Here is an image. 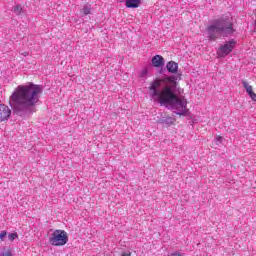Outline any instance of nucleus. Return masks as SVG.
Returning <instances> with one entry per match:
<instances>
[{
  "label": "nucleus",
  "mask_w": 256,
  "mask_h": 256,
  "mask_svg": "<svg viewBox=\"0 0 256 256\" xmlns=\"http://www.w3.org/2000/svg\"><path fill=\"white\" fill-rule=\"evenodd\" d=\"M41 93H43V88L37 84L18 85L10 96L9 104L14 113L30 115L37 111L35 107L39 103Z\"/></svg>",
  "instance_id": "1"
},
{
  "label": "nucleus",
  "mask_w": 256,
  "mask_h": 256,
  "mask_svg": "<svg viewBox=\"0 0 256 256\" xmlns=\"http://www.w3.org/2000/svg\"><path fill=\"white\" fill-rule=\"evenodd\" d=\"M161 88V80H154L150 87L149 91L154 100L158 101L160 105H164L165 107H172L178 112H175L176 115L180 117H188L189 109L187 108V101L184 98H179L175 95V92L171 91V88L164 87Z\"/></svg>",
  "instance_id": "2"
},
{
  "label": "nucleus",
  "mask_w": 256,
  "mask_h": 256,
  "mask_svg": "<svg viewBox=\"0 0 256 256\" xmlns=\"http://www.w3.org/2000/svg\"><path fill=\"white\" fill-rule=\"evenodd\" d=\"M206 31L208 33L209 41H216L217 34L219 33H225V35H232V33H235L233 22H231L229 18H220L212 21V24L207 26Z\"/></svg>",
  "instance_id": "3"
},
{
  "label": "nucleus",
  "mask_w": 256,
  "mask_h": 256,
  "mask_svg": "<svg viewBox=\"0 0 256 256\" xmlns=\"http://www.w3.org/2000/svg\"><path fill=\"white\" fill-rule=\"evenodd\" d=\"M69 241V236L65 232V230H55L52 232L49 243H51L54 247H63V245H67Z\"/></svg>",
  "instance_id": "4"
},
{
  "label": "nucleus",
  "mask_w": 256,
  "mask_h": 256,
  "mask_svg": "<svg viewBox=\"0 0 256 256\" xmlns=\"http://www.w3.org/2000/svg\"><path fill=\"white\" fill-rule=\"evenodd\" d=\"M11 118V108L5 104H0V123H5Z\"/></svg>",
  "instance_id": "5"
},
{
  "label": "nucleus",
  "mask_w": 256,
  "mask_h": 256,
  "mask_svg": "<svg viewBox=\"0 0 256 256\" xmlns=\"http://www.w3.org/2000/svg\"><path fill=\"white\" fill-rule=\"evenodd\" d=\"M235 49V42L230 41L224 44L222 47H220V50L218 52L219 57H227L231 51Z\"/></svg>",
  "instance_id": "6"
},
{
  "label": "nucleus",
  "mask_w": 256,
  "mask_h": 256,
  "mask_svg": "<svg viewBox=\"0 0 256 256\" xmlns=\"http://www.w3.org/2000/svg\"><path fill=\"white\" fill-rule=\"evenodd\" d=\"M156 81H160V86L161 83H170L169 86H164L169 87L170 91L177 89V78L175 76H167L163 79H156Z\"/></svg>",
  "instance_id": "7"
},
{
  "label": "nucleus",
  "mask_w": 256,
  "mask_h": 256,
  "mask_svg": "<svg viewBox=\"0 0 256 256\" xmlns=\"http://www.w3.org/2000/svg\"><path fill=\"white\" fill-rule=\"evenodd\" d=\"M152 65L153 67H163V65H165V58H163V56L161 55H155L152 58Z\"/></svg>",
  "instance_id": "8"
},
{
  "label": "nucleus",
  "mask_w": 256,
  "mask_h": 256,
  "mask_svg": "<svg viewBox=\"0 0 256 256\" xmlns=\"http://www.w3.org/2000/svg\"><path fill=\"white\" fill-rule=\"evenodd\" d=\"M166 69L169 71V73H177L179 64H177L175 61H170L167 63Z\"/></svg>",
  "instance_id": "9"
},
{
  "label": "nucleus",
  "mask_w": 256,
  "mask_h": 256,
  "mask_svg": "<svg viewBox=\"0 0 256 256\" xmlns=\"http://www.w3.org/2000/svg\"><path fill=\"white\" fill-rule=\"evenodd\" d=\"M141 5V0H126V7L128 9H137Z\"/></svg>",
  "instance_id": "10"
},
{
  "label": "nucleus",
  "mask_w": 256,
  "mask_h": 256,
  "mask_svg": "<svg viewBox=\"0 0 256 256\" xmlns=\"http://www.w3.org/2000/svg\"><path fill=\"white\" fill-rule=\"evenodd\" d=\"M242 85L244 87V89H246V93H252L253 92V86L249 85V82H247L246 80L242 81Z\"/></svg>",
  "instance_id": "11"
},
{
  "label": "nucleus",
  "mask_w": 256,
  "mask_h": 256,
  "mask_svg": "<svg viewBox=\"0 0 256 256\" xmlns=\"http://www.w3.org/2000/svg\"><path fill=\"white\" fill-rule=\"evenodd\" d=\"M13 11L16 15H21V13H23V7H21V5H16L14 6Z\"/></svg>",
  "instance_id": "12"
},
{
  "label": "nucleus",
  "mask_w": 256,
  "mask_h": 256,
  "mask_svg": "<svg viewBox=\"0 0 256 256\" xmlns=\"http://www.w3.org/2000/svg\"><path fill=\"white\" fill-rule=\"evenodd\" d=\"M8 239L9 241H15V239H19V234H17V232L10 233L8 235Z\"/></svg>",
  "instance_id": "13"
},
{
  "label": "nucleus",
  "mask_w": 256,
  "mask_h": 256,
  "mask_svg": "<svg viewBox=\"0 0 256 256\" xmlns=\"http://www.w3.org/2000/svg\"><path fill=\"white\" fill-rule=\"evenodd\" d=\"M5 237H7V231H2L0 233V241H5Z\"/></svg>",
  "instance_id": "14"
},
{
  "label": "nucleus",
  "mask_w": 256,
  "mask_h": 256,
  "mask_svg": "<svg viewBox=\"0 0 256 256\" xmlns=\"http://www.w3.org/2000/svg\"><path fill=\"white\" fill-rule=\"evenodd\" d=\"M82 11H83L84 15H89L91 13V8L85 7V8H83Z\"/></svg>",
  "instance_id": "15"
},
{
  "label": "nucleus",
  "mask_w": 256,
  "mask_h": 256,
  "mask_svg": "<svg viewBox=\"0 0 256 256\" xmlns=\"http://www.w3.org/2000/svg\"><path fill=\"white\" fill-rule=\"evenodd\" d=\"M248 95L252 99V101H256V94H255V92L252 91V92L248 93Z\"/></svg>",
  "instance_id": "16"
},
{
  "label": "nucleus",
  "mask_w": 256,
  "mask_h": 256,
  "mask_svg": "<svg viewBox=\"0 0 256 256\" xmlns=\"http://www.w3.org/2000/svg\"><path fill=\"white\" fill-rule=\"evenodd\" d=\"M121 256H131V252H123Z\"/></svg>",
  "instance_id": "17"
},
{
  "label": "nucleus",
  "mask_w": 256,
  "mask_h": 256,
  "mask_svg": "<svg viewBox=\"0 0 256 256\" xmlns=\"http://www.w3.org/2000/svg\"><path fill=\"white\" fill-rule=\"evenodd\" d=\"M217 141H219V143H221V141H223V137H221V136H217Z\"/></svg>",
  "instance_id": "18"
},
{
  "label": "nucleus",
  "mask_w": 256,
  "mask_h": 256,
  "mask_svg": "<svg viewBox=\"0 0 256 256\" xmlns=\"http://www.w3.org/2000/svg\"><path fill=\"white\" fill-rule=\"evenodd\" d=\"M3 256H13V255L11 254V252H6L3 254Z\"/></svg>",
  "instance_id": "19"
}]
</instances>
